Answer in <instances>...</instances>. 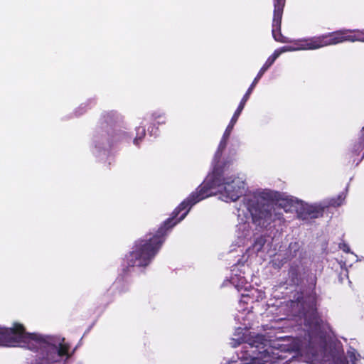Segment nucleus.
Masks as SVG:
<instances>
[{
    "label": "nucleus",
    "instance_id": "11",
    "mask_svg": "<svg viewBox=\"0 0 364 364\" xmlns=\"http://www.w3.org/2000/svg\"><path fill=\"white\" fill-rule=\"evenodd\" d=\"M301 250V246L299 242H291L289 244L287 249L286 250L284 256L289 261L294 259Z\"/></svg>",
    "mask_w": 364,
    "mask_h": 364
},
{
    "label": "nucleus",
    "instance_id": "6",
    "mask_svg": "<svg viewBox=\"0 0 364 364\" xmlns=\"http://www.w3.org/2000/svg\"><path fill=\"white\" fill-rule=\"evenodd\" d=\"M317 283L316 275L308 267H302L295 262L288 269L286 284L290 287H306L314 290Z\"/></svg>",
    "mask_w": 364,
    "mask_h": 364
},
{
    "label": "nucleus",
    "instance_id": "13",
    "mask_svg": "<svg viewBox=\"0 0 364 364\" xmlns=\"http://www.w3.org/2000/svg\"><path fill=\"white\" fill-rule=\"evenodd\" d=\"M273 1V16H283L284 9L287 0H272Z\"/></svg>",
    "mask_w": 364,
    "mask_h": 364
},
{
    "label": "nucleus",
    "instance_id": "10",
    "mask_svg": "<svg viewBox=\"0 0 364 364\" xmlns=\"http://www.w3.org/2000/svg\"><path fill=\"white\" fill-rule=\"evenodd\" d=\"M237 121L235 120V119H230V122L229 123V124L228 125V127H226L225 132H224V134L223 135V137L220 141V144H219V146H218V153H222L223 151L226 148V146H227V143H228V140L231 134V132L233 129V127L235 126V124H236Z\"/></svg>",
    "mask_w": 364,
    "mask_h": 364
},
{
    "label": "nucleus",
    "instance_id": "20",
    "mask_svg": "<svg viewBox=\"0 0 364 364\" xmlns=\"http://www.w3.org/2000/svg\"><path fill=\"white\" fill-rule=\"evenodd\" d=\"M244 281H245V279H241V284H235V287L238 290H241L242 289H243V287H244V286H243Z\"/></svg>",
    "mask_w": 364,
    "mask_h": 364
},
{
    "label": "nucleus",
    "instance_id": "2",
    "mask_svg": "<svg viewBox=\"0 0 364 364\" xmlns=\"http://www.w3.org/2000/svg\"><path fill=\"white\" fill-rule=\"evenodd\" d=\"M357 41H360V33L359 32L349 29H340L320 36L300 39L295 43V45L296 46V47L291 46H284L280 49L275 50L273 54L267 58L263 66L258 72L257 76L253 80L246 93L242 97L237 109L232 117V119H235V120L237 122V119L242 112L247 101L250 100V96L256 85L258 83L264 73L272 66L277 58L283 52L294 51L298 50H316L323 47L333 46L346 41L355 42Z\"/></svg>",
    "mask_w": 364,
    "mask_h": 364
},
{
    "label": "nucleus",
    "instance_id": "5",
    "mask_svg": "<svg viewBox=\"0 0 364 364\" xmlns=\"http://www.w3.org/2000/svg\"><path fill=\"white\" fill-rule=\"evenodd\" d=\"M119 116L116 112H105L102 116V145L103 146L113 147L127 136V134L115 128Z\"/></svg>",
    "mask_w": 364,
    "mask_h": 364
},
{
    "label": "nucleus",
    "instance_id": "4",
    "mask_svg": "<svg viewBox=\"0 0 364 364\" xmlns=\"http://www.w3.org/2000/svg\"><path fill=\"white\" fill-rule=\"evenodd\" d=\"M280 194L272 191H264L246 195L242 199V206L250 214L252 223L260 227H267L277 220L283 221V213L274 208V201H279V206L286 208L291 200H281Z\"/></svg>",
    "mask_w": 364,
    "mask_h": 364
},
{
    "label": "nucleus",
    "instance_id": "16",
    "mask_svg": "<svg viewBox=\"0 0 364 364\" xmlns=\"http://www.w3.org/2000/svg\"><path fill=\"white\" fill-rule=\"evenodd\" d=\"M151 120L154 122H156L157 124H164L165 123V117L161 114H157L156 113L153 114L151 117Z\"/></svg>",
    "mask_w": 364,
    "mask_h": 364
},
{
    "label": "nucleus",
    "instance_id": "17",
    "mask_svg": "<svg viewBox=\"0 0 364 364\" xmlns=\"http://www.w3.org/2000/svg\"><path fill=\"white\" fill-rule=\"evenodd\" d=\"M0 346H6L5 327L0 326Z\"/></svg>",
    "mask_w": 364,
    "mask_h": 364
},
{
    "label": "nucleus",
    "instance_id": "18",
    "mask_svg": "<svg viewBox=\"0 0 364 364\" xmlns=\"http://www.w3.org/2000/svg\"><path fill=\"white\" fill-rule=\"evenodd\" d=\"M338 247L341 250H342L346 253H348L350 252V247L346 242L339 243Z\"/></svg>",
    "mask_w": 364,
    "mask_h": 364
},
{
    "label": "nucleus",
    "instance_id": "15",
    "mask_svg": "<svg viewBox=\"0 0 364 364\" xmlns=\"http://www.w3.org/2000/svg\"><path fill=\"white\" fill-rule=\"evenodd\" d=\"M289 260L287 259L286 256L279 258L277 257L272 261V265L274 268L281 269Z\"/></svg>",
    "mask_w": 364,
    "mask_h": 364
},
{
    "label": "nucleus",
    "instance_id": "12",
    "mask_svg": "<svg viewBox=\"0 0 364 364\" xmlns=\"http://www.w3.org/2000/svg\"><path fill=\"white\" fill-rule=\"evenodd\" d=\"M266 242H267V240H266L265 237L261 235V236L255 238L254 243L249 248V250H251L254 253L257 254L259 252L262 251Z\"/></svg>",
    "mask_w": 364,
    "mask_h": 364
},
{
    "label": "nucleus",
    "instance_id": "21",
    "mask_svg": "<svg viewBox=\"0 0 364 364\" xmlns=\"http://www.w3.org/2000/svg\"><path fill=\"white\" fill-rule=\"evenodd\" d=\"M232 283H233V284H235V278H232Z\"/></svg>",
    "mask_w": 364,
    "mask_h": 364
},
{
    "label": "nucleus",
    "instance_id": "9",
    "mask_svg": "<svg viewBox=\"0 0 364 364\" xmlns=\"http://www.w3.org/2000/svg\"><path fill=\"white\" fill-rule=\"evenodd\" d=\"M262 336H257L252 343H246L242 346L243 350L241 353H244V355L241 356V358L244 360H253L256 358V353L252 350L253 348H257V343H262Z\"/></svg>",
    "mask_w": 364,
    "mask_h": 364
},
{
    "label": "nucleus",
    "instance_id": "1",
    "mask_svg": "<svg viewBox=\"0 0 364 364\" xmlns=\"http://www.w3.org/2000/svg\"><path fill=\"white\" fill-rule=\"evenodd\" d=\"M221 186H223L225 196L231 201H236L243 194L245 183L239 178L224 177L223 168L215 166L203 183L173 210L171 217L155 232H149L134 242L132 250L124 258L122 272L117 280H123L130 268L149 265L162 247L168 232L186 218L193 205L215 194L214 190Z\"/></svg>",
    "mask_w": 364,
    "mask_h": 364
},
{
    "label": "nucleus",
    "instance_id": "14",
    "mask_svg": "<svg viewBox=\"0 0 364 364\" xmlns=\"http://www.w3.org/2000/svg\"><path fill=\"white\" fill-rule=\"evenodd\" d=\"M146 134V130L144 127H139L136 128V136L134 139V144L135 145L139 144V141H141Z\"/></svg>",
    "mask_w": 364,
    "mask_h": 364
},
{
    "label": "nucleus",
    "instance_id": "19",
    "mask_svg": "<svg viewBox=\"0 0 364 364\" xmlns=\"http://www.w3.org/2000/svg\"><path fill=\"white\" fill-rule=\"evenodd\" d=\"M342 200H343L341 196H339L337 200L331 199L330 204L334 207L339 206L342 203Z\"/></svg>",
    "mask_w": 364,
    "mask_h": 364
},
{
    "label": "nucleus",
    "instance_id": "8",
    "mask_svg": "<svg viewBox=\"0 0 364 364\" xmlns=\"http://www.w3.org/2000/svg\"><path fill=\"white\" fill-rule=\"evenodd\" d=\"M323 211V208L316 205H306L302 207L300 210L299 212V216L303 220L315 219L322 217Z\"/></svg>",
    "mask_w": 364,
    "mask_h": 364
},
{
    "label": "nucleus",
    "instance_id": "7",
    "mask_svg": "<svg viewBox=\"0 0 364 364\" xmlns=\"http://www.w3.org/2000/svg\"><path fill=\"white\" fill-rule=\"evenodd\" d=\"M304 321L306 326H308L313 332L318 333L321 331L323 320L316 307L304 314Z\"/></svg>",
    "mask_w": 364,
    "mask_h": 364
},
{
    "label": "nucleus",
    "instance_id": "3",
    "mask_svg": "<svg viewBox=\"0 0 364 364\" xmlns=\"http://www.w3.org/2000/svg\"><path fill=\"white\" fill-rule=\"evenodd\" d=\"M6 346H23L38 353L36 364H52L68 354L69 346L54 343V338L36 333H27L23 324L14 323L13 327L5 328Z\"/></svg>",
    "mask_w": 364,
    "mask_h": 364
}]
</instances>
